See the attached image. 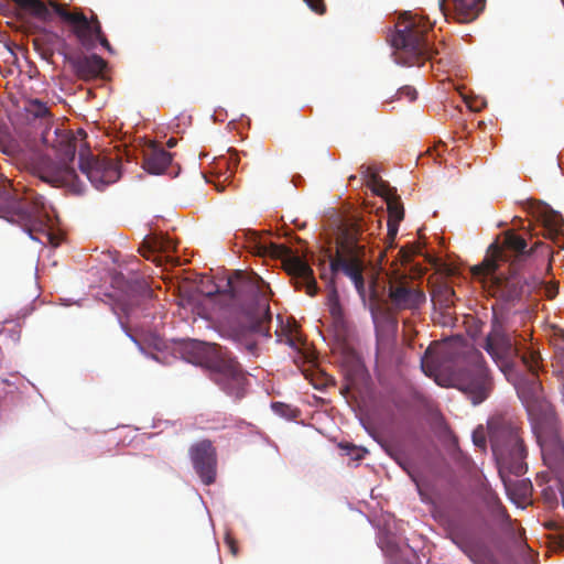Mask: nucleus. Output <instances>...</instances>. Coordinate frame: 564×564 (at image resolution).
Segmentation results:
<instances>
[{"instance_id":"obj_1","label":"nucleus","mask_w":564,"mask_h":564,"mask_svg":"<svg viewBox=\"0 0 564 564\" xmlns=\"http://www.w3.org/2000/svg\"><path fill=\"white\" fill-rule=\"evenodd\" d=\"M215 293L229 295L230 305L248 321V324L230 326L227 330L228 337L249 355L258 356L257 335L269 336L267 324L272 318L270 312L272 292L269 284L256 273L236 271L228 276L223 288L215 285L213 289L205 291L207 296Z\"/></svg>"},{"instance_id":"obj_2","label":"nucleus","mask_w":564,"mask_h":564,"mask_svg":"<svg viewBox=\"0 0 564 564\" xmlns=\"http://www.w3.org/2000/svg\"><path fill=\"white\" fill-rule=\"evenodd\" d=\"M540 246L542 242L536 241L528 249L527 240L523 237L508 230L505 232L501 243L490 245L489 256L473 268V273L477 276H491L490 288L494 296L505 302L518 301L528 285L517 270Z\"/></svg>"},{"instance_id":"obj_3","label":"nucleus","mask_w":564,"mask_h":564,"mask_svg":"<svg viewBox=\"0 0 564 564\" xmlns=\"http://www.w3.org/2000/svg\"><path fill=\"white\" fill-rule=\"evenodd\" d=\"M17 192L0 172V217L19 224L34 240L42 241L41 236L50 239L44 197L33 189H26L22 197Z\"/></svg>"},{"instance_id":"obj_4","label":"nucleus","mask_w":564,"mask_h":564,"mask_svg":"<svg viewBox=\"0 0 564 564\" xmlns=\"http://www.w3.org/2000/svg\"><path fill=\"white\" fill-rule=\"evenodd\" d=\"M360 235L361 230L358 224L345 226L337 239L336 254L330 258L332 278L328 282L327 305L335 318H338L341 314L339 296L333 279L337 272L341 271L349 276L360 294L365 290L362 276L365 246L359 243Z\"/></svg>"},{"instance_id":"obj_5","label":"nucleus","mask_w":564,"mask_h":564,"mask_svg":"<svg viewBox=\"0 0 564 564\" xmlns=\"http://www.w3.org/2000/svg\"><path fill=\"white\" fill-rule=\"evenodd\" d=\"M443 355L455 364L449 377L451 386L463 392L473 405L485 402L492 393L495 382L481 352L464 348L457 352L444 351Z\"/></svg>"},{"instance_id":"obj_6","label":"nucleus","mask_w":564,"mask_h":564,"mask_svg":"<svg viewBox=\"0 0 564 564\" xmlns=\"http://www.w3.org/2000/svg\"><path fill=\"white\" fill-rule=\"evenodd\" d=\"M432 24L427 19L411 13H404L397 23L392 36V46L395 48V61L404 66H422L440 54L429 39Z\"/></svg>"},{"instance_id":"obj_7","label":"nucleus","mask_w":564,"mask_h":564,"mask_svg":"<svg viewBox=\"0 0 564 564\" xmlns=\"http://www.w3.org/2000/svg\"><path fill=\"white\" fill-rule=\"evenodd\" d=\"M488 432L501 477L505 470L516 476L524 475L528 470L525 463L528 452L519 422L506 416H495L488 422Z\"/></svg>"},{"instance_id":"obj_8","label":"nucleus","mask_w":564,"mask_h":564,"mask_svg":"<svg viewBox=\"0 0 564 564\" xmlns=\"http://www.w3.org/2000/svg\"><path fill=\"white\" fill-rule=\"evenodd\" d=\"M43 142L56 149L59 163H51L39 171L42 182L56 187H66L69 192L80 195L85 192V184L79 180L77 173L68 165L75 159L78 139L66 130H54V138L50 131L42 135Z\"/></svg>"},{"instance_id":"obj_9","label":"nucleus","mask_w":564,"mask_h":564,"mask_svg":"<svg viewBox=\"0 0 564 564\" xmlns=\"http://www.w3.org/2000/svg\"><path fill=\"white\" fill-rule=\"evenodd\" d=\"M513 334L514 332L506 326L505 318L494 313L490 332L482 345V348L508 380L511 379V368L514 367V359L520 355Z\"/></svg>"},{"instance_id":"obj_10","label":"nucleus","mask_w":564,"mask_h":564,"mask_svg":"<svg viewBox=\"0 0 564 564\" xmlns=\"http://www.w3.org/2000/svg\"><path fill=\"white\" fill-rule=\"evenodd\" d=\"M544 464L555 474L564 473V444L553 416L533 426Z\"/></svg>"},{"instance_id":"obj_11","label":"nucleus","mask_w":564,"mask_h":564,"mask_svg":"<svg viewBox=\"0 0 564 564\" xmlns=\"http://www.w3.org/2000/svg\"><path fill=\"white\" fill-rule=\"evenodd\" d=\"M79 170L97 189H104L121 176L117 156H96L88 149L79 151Z\"/></svg>"},{"instance_id":"obj_12","label":"nucleus","mask_w":564,"mask_h":564,"mask_svg":"<svg viewBox=\"0 0 564 564\" xmlns=\"http://www.w3.org/2000/svg\"><path fill=\"white\" fill-rule=\"evenodd\" d=\"M212 380L236 399L245 397L249 384L246 372L229 350L212 371Z\"/></svg>"},{"instance_id":"obj_13","label":"nucleus","mask_w":564,"mask_h":564,"mask_svg":"<svg viewBox=\"0 0 564 564\" xmlns=\"http://www.w3.org/2000/svg\"><path fill=\"white\" fill-rule=\"evenodd\" d=\"M521 364L529 371L525 376H520L511 368V381L517 390L519 398L527 404L539 400L541 394V382L538 378L541 357L534 350H527L520 355Z\"/></svg>"},{"instance_id":"obj_14","label":"nucleus","mask_w":564,"mask_h":564,"mask_svg":"<svg viewBox=\"0 0 564 564\" xmlns=\"http://www.w3.org/2000/svg\"><path fill=\"white\" fill-rule=\"evenodd\" d=\"M388 297L395 311H419L426 302L425 293L408 276H394L389 281Z\"/></svg>"},{"instance_id":"obj_15","label":"nucleus","mask_w":564,"mask_h":564,"mask_svg":"<svg viewBox=\"0 0 564 564\" xmlns=\"http://www.w3.org/2000/svg\"><path fill=\"white\" fill-rule=\"evenodd\" d=\"M189 456L195 471L205 485L216 480V449L209 440H203L189 447Z\"/></svg>"},{"instance_id":"obj_16","label":"nucleus","mask_w":564,"mask_h":564,"mask_svg":"<svg viewBox=\"0 0 564 564\" xmlns=\"http://www.w3.org/2000/svg\"><path fill=\"white\" fill-rule=\"evenodd\" d=\"M227 351V348L217 344L196 339L188 340L183 346V354L189 362L205 366L210 371L220 362Z\"/></svg>"},{"instance_id":"obj_17","label":"nucleus","mask_w":564,"mask_h":564,"mask_svg":"<svg viewBox=\"0 0 564 564\" xmlns=\"http://www.w3.org/2000/svg\"><path fill=\"white\" fill-rule=\"evenodd\" d=\"M283 269L291 278L296 290L305 289L306 294L314 296L318 288L310 264L299 256L289 254L283 260Z\"/></svg>"},{"instance_id":"obj_18","label":"nucleus","mask_w":564,"mask_h":564,"mask_svg":"<svg viewBox=\"0 0 564 564\" xmlns=\"http://www.w3.org/2000/svg\"><path fill=\"white\" fill-rule=\"evenodd\" d=\"M64 61L69 64L74 75L84 82L97 78L106 67V62L97 54L83 55L62 53Z\"/></svg>"},{"instance_id":"obj_19","label":"nucleus","mask_w":564,"mask_h":564,"mask_svg":"<svg viewBox=\"0 0 564 564\" xmlns=\"http://www.w3.org/2000/svg\"><path fill=\"white\" fill-rule=\"evenodd\" d=\"M536 218L543 227V236L550 239L558 249H564V219L562 215L544 205L538 210Z\"/></svg>"},{"instance_id":"obj_20","label":"nucleus","mask_w":564,"mask_h":564,"mask_svg":"<svg viewBox=\"0 0 564 564\" xmlns=\"http://www.w3.org/2000/svg\"><path fill=\"white\" fill-rule=\"evenodd\" d=\"M446 1L438 0V9L447 18ZM454 9V18L459 23L474 21L484 9V0H451Z\"/></svg>"},{"instance_id":"obj_21","label":"nucleus","mask_w":564,"mask_h":564,"mask_svg":"<svg viewBox=\"0 0 564 564\" xmlns=\"http://www.w3.org/2000/svg\"><path fill=\"white\" fill-rule=\"evenodd\" d=\"M445 529L452 542L464 553L469 554L473 547V536L466 523L458 518H449L446 520Z\"/></svg>"},{"instance_id":"obj_22","label":"nucleus","mask_w":564,"mask_h":564,"mask_svg":"<svg viewBox=\"0 0 564 564\" xmlns=\"http://www.w3.org/2000/svg\"><path fill=\"white\" fill-rule=\"evenodd\" d=\"M172 162V154L158 145H151L144 152L143 167L152 174H161Z\"/></svg>"},{"instance_id":"obj_23","label":"nucleus","mask_w":564,"mask_h":564,"mask_svg":"<svg viewBox=\"0 0 564 564\" xmlns=\"http://www.w3.org/2000/svg\"><path fill=\"white\" fill-rule=\"evenodd\" d=\"M395 340L391 334L377 333L376 360L382 367L389 366L394 360Z\"/></svg>"},{"instance_id":"obj_24","label":"nucleus","mask_w":564,"mask_h":564,"mask_svg":"<svg viewBox=\"0 0 564 564\" xmlns=\"http://www.w3.org/2000/svg\"><path fill=\"white\" fill-rule=\"evenodd\" d=\"M383 552L389 557L390 564H414L415 553L410 550H402L397 544L388 542L382 546Z\"/></svg>"},{"instance_id":"obj_25","label":"nucleus","mask_w":564,"mask_h":564,"mask_svg":"<svg viewBox=\"0 0 564 564\" xmlns=\"http://www.w3.org/2000/svg\"><path fill=\"white\" fill-rule=\"evenodd\" d=\"M25 111L34 118L50 119L51 112L47 105L40 99H30L24 105Z\"/></svg>"},{"instance_id":"obj_26","label":"nucleus","mask_w":564,"mask_h":564,"mask_svg":"<svg viewBox=\"0 0 564 564\" xmlns=\"http://www.w3.org/2000/svg\"><path fill=\"white\" fill-rule=\"evenodd\" d=\"M228 152H229L228 158L221 156L217 161L218 167H220V166L226 167L225 180H228L229 177H231L234 175L235 170L237 169V166L239 164V156H238L237 152L231 151V150H229Z\"/></svg>"},{"instance_id":"obj_27","label":"nucleus","mask_w":564,"mask_h":564,"mask_svg":"<svg viewBox=\"0 0 564 564\" xmlns=\"http://www.w3.org/2000/svg\"><path fill=\"white\" fill-rule=\"evenodd\" d=\"M388 220H395L400 223L404 217V209L399 199L388 202Z\"/></svg>"},{"instance_id":"obj_28","label":"nucleus","mask_w":564,"mask_h":564,"mask_svg":"<svg viewBox=\"0 0 564 564\" xmlns=\"http://www.w3.org/2000/svg\"><path fill=\"white\" fill-rule=\"evenodd\" d=\"M422 369L426 375H433L440 369V362L432 356L430 348L426 350L425 356L422 359Z\"/></svg>"},{"instance_id":"obj_29","label":"nucleus","mask_w":564,"mask_h":564,"mask_svg":"<svg viewBox=\"0 0 564 564\" xmlns=\"http://www.w3.org/2000/svg\"><path fill=\"white\" fill-rule=\"evenodd\" d=\"M271 408L274 413L289 420L295 419L297 414V411L295 409L282 402H273Z\"/></svg>"},{"instance_id":"obj_30","label":"nucleus","mask_w":564,"mask_h":564,"mask_svg":"<svg viewBox=\"0 0 564 564\" xmlns=\"http://www.w3.org/2000/svg\"><path fill=\"white\" fill-rule=\"evenodd\" d=\"M361 173L365 175V177L368 180L369 183H371L375 186H381L384 187L382 184L378 173L371 167V166H361Z\"/></svg>"},{"instance_id":"obj_31","label":"nucleus","mask_w":564,"mask_h":564,"mask_svg":"<svg viewBox=\"0 0 564 564\" xmlns=\"http://www.w3.org/2000/svg\"><path fill=\"white\" fill-rule=\"evenodd\" d=\"M455 295V292L453 289L448 286H444L442 290L438 291V296H442L443 299H440L441 304L448 308L453 305V297Z\"/></svg>"},{"instance_id":"obj_32","label":"nucleus","mask_w":564,"mask_h":564,"mask_svg":"<svg viewBox=\"0 0 564 564\" xmlns=\"http://www.w3.org/2000/svg\"><path fill=\"white\" fill-rule=\"evenodd\" d=\"M398 99L406 98L409 101H414L416 99L417 93L415 88L411 86H403L397 93Z\"/></svg>"},{"instance_id":"obj_33","label":"nucleus","mask_w":564,"mask_h":564,"mask_svg":"<svg viewBox=\"0 0 564 564\" xmlns=\"http://www.w3.org/2000/svg\"><path fill=\"white\" fill-rule=\"evenodd\" d=\"M312 11L317 14H324L326 12V6L324 0H303Z\"/></svg>"},{"instance_id":"obj_34","label":"nucleus","mask_w":564,"mask_h":564,"mask_svg":"<svg viewBox=\"0 0 564 564\" xmlns=\"http://www.w3.org/2000/svg\"><path fill=\"white\" fill-rule=\"evenodd\" d=\"M473 442L477 447H479L481 449H484L486 447V436H485V432L481 427L474 431Z\"/></svg>"},{"instance_id":"obj_35","label":"nucleus","mask_w":564,"mask_h":564,"mask_svg":"<svg viewBox=\"0 0 564 564\" xmlns=\"http://www.w3.org/2000/svg\"><path fill=\"white\" fill-rule=\"evenodd\" d=\"M388 235L387 238L389 240L390 246H392V242L394 241L398 230H399V223L395 220H388Z\"/></svg>"},{"instance_id":"obj_36","label":"nucleus","mask_w":564,"mask_h":564,"mask_svg":"<svg viewBox=\"0 0 564 564\" xmlns=\"http://www.w3.org/2000/svg\"><path fill=\"white\" fill-rule=\"evenodd\" d=\"M286 343L289 344L290 347L292 348H295V349H299L300 346L303 344L302 341V338L301 336L297 334V332H291L288 336H286Z\"/></svg>"},{"instance_id":"obj_37","label":"nucleus","mask_w":564,"mask_h":564,"mask_svg":"<svg viewBox=\"0 0 564 564\" xmlns=\"http://www.w3.org/2000/svg\"><path fill=\"white\" fill-rule=\"evenodd\" d=\"M496 516L497 518L501 519L502 521H510V517L503 506L501 503H498L496 509Z\"/></svg>"},{"instance_id":"obj_38","label":"nucleus","mask_w":564,"mask_h":564,"mask_svg":"<svg viewBox=\"0 0 564 564\" xmlns=\"http://www.w3.org/2000/svg\"><path fill=\"white\" fill-rule=\"evenodd\" d=\"M226 544L228 545L230 552L232 555H237L238 554V546H237V542L235 541L234 538L227 535L226 539Z\"/></svg>"},{"instance_id":"obj_39","label":"nucleus","mask_w":564,"mask_h":564,"mask_svg":"<svg viewBox=\"0 0 564 564\" xmlns=\"http://www.w3.org/2000/svg\"><path fill=\"white\" fill-rule=\"evenodd\" d=\"M400 253L402 254V259H403L404 261H410V260H411V258H412V257H413V254H414V251H413V250H406V249L402 248V249L400 250Z\"/></svg>"},{"instance_id":"obj_40","label":"nucleus","mask_w":564,"mask_h":564,"mask_svg":"<svg viewBox=\"0 0 564 564\" xmlns=\"http://www.w3.org/2000/svg\"><path fill=\"white\" fill-rule=\"evenodd\" d=\"M167 147L169 148H173L175 144H176V140L171 138L169 139V141L166 142Z\"/></svg>"},{"instance_id":"obj_41","label":"nucleus","mask_w":564,"mask_h":564,"mask_svg":"<svg viewBox=\"0 0 564 564\" xmlns=\"http://www.w3.org/2000/svg\"><path fill=\"white\" fill-rule=\"evenodd\" d=\"M78 134L82 137V138H80V141H83V140H84V138L86 137V133H85L83 130H79V131H78Z\"/></svg>"},{"instance_id":"obj_42","label":"nucleus","mask_w":564,"mask_h":564,"mask_svg":"<svg viewBox=\"0 0 564 564\" xmlns=\"http://www.w3.org/2000/svg\"><path fill=\"white\" fill-rule=\"evenodd\" d=\"M326 278H327V274H326L325 272H322V273H321V279H322V280H325Z\"/></svg>"},{"instance_id":"obj_43","label":"nucleus","mask_w":564,"mask_h":564,"mask_svg":"<svg viewBox=\"0 0 564 564\" xmlns=\"http://www.w3.org/2000/svg\"><path fill=\"white\" fill-rule=\"evenodd\" d=\"M148 260L151 259L150 254H143Z\"/></svg>"}]
</instances>
